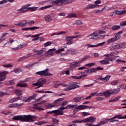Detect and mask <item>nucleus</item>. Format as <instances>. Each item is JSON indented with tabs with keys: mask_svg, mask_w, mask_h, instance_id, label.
<instances>
[{
	"mask_svg": "<svg viewBox=\"0 0 126 126\" xmlns=\"http://www.w3.org/2000/svg\"><path fill=\"white\" fill-rule=\"evenodd\" d=\"M15 93L17 96H21V95H22V91L20 90H16L15 91Z\"/></svg>",
	"mask_w": 126,
	"mask_h": 126,
	"instance_id": "obj_39",
	"label": "nucleus"
},
{
	"mask_svg": "<svg viewBox=\"0 0 126 126\" xmlns=\"http://www.w3.org/2000/svg\"><path fill=\"white\" fill-rule=\"evenodd\" d=\"M14 71L15 73H19L21 72V69L16 68L14 70Z\"/></svg>",
	"mask_w": 126,
	"mask_h": 126,
	"instance_id": "obj_64",
	"label": "nucleus"
},
{
	"mask_svg": "<svg viewBox=\"0 0 126 126\" xmlns=\"http://www.w3.org/2000/svg\"><path fill=\"white\" fill-rule=\"evenodd\" d=\"M111 94H113L114 95H116V94H118L120 91H121V89L120 88L118 89H114L113 90H111Z\"/></svg>",
	"mask_w": 126,
	"mask_h": 126,
	"instance_id": "obj_27",
	"label": "nucleus"
},
{
	"mask_svg": "<svg viewBox=\"0 0 126 126\" xmlns=\"http://www.w3.org/2000/svg\"><path fill=\"white\" fill-rule=\"evenodd\" d=\"M36 119V116L31 115H18L14 117L12 119L14 121H21V122H34V120Z\"/></svg>",
	"mask_w": 126,
	"mask_h": 126,
	"instance_id": "obj_1",
	"label": "nucleus"
},
{
	"mask_svg": "<svg viewBox=\"0 0 126 126\" xmlns=\"http://www.w3.org/2000/svg\"><path fill=\"white\" fill-rule=\"evenodd\" d=\"M36 92L37 93H51L53 94V92L50 91H36Z\"/></svg>",
	"mask_w": 126,
	"mask_h": 126,
	"instance_id": "obj_53",
	"label": "nucleus"
},
{
	"mask_svg": "<svg viewBox=\"0 0 126 126\" xmlns=\"http://www.w3.org/2000/svg\"><path fill=\"white\" fill-rule=\"evenodd\" d=\"M112 30H118V29H120L119 26H113L112 27Z\"/></svg>",
	"mask_w": 126,
	"mask_h": 126,
	"instance_id": "obj_63",
	"label": "nucleus"
},
{
	"mask_svg": "<svg viewBox=\"0 0 126 126\" xmlns=\"http://www.w3.org/2000/svg\"><path fill=\"white\" fill-rule=\"evenodd\" d=\"M111 78V76L110 75H106L105 77L102 78L100 77L98 79H100V80H101L102 81H103V82H107L109 79Z\"/></svg>",
	"mask_w": 126,
	"mask_h": 126,
	"instance_id": "obj_20",
	"label": "nucleus"
},
{
	"mask_svg": "<svg viewBox=\"0 0 126 126\" xmlns=\"http://www.w3.org/2000/svg\"><path fill=\"white\" fill-rule=\"evenodd\" d=\"M35 64H38V63H33L32 64H28L25 66V67H26V68H31V67L34 66V65H35Z\"/></svg>",
	"mask_w": 126,
	"mask_h": 126,
	"instance_id": "obj_34",
	"label": "nucleus"
},
{
	"mask_svg": "<svg viewBox=\"0 0 126 126\" xmlns=\"http://www.w3.org/2000/svg\"><path fill=\"white\" fill-rule=\"evenodd\" d=\"M76 14L74 13H71L68 14V15L67 16V18H73L74 17H76Z\"/></svg>",
	"mask_w": 126,
	"mask_h": 126,
	"instance_id": "obj_32",
	"label": "nucleus"
},
{
	"mask_svg": "<svg viewBox=\"0 0 126 126\" xmlns=\"http://www.w3.org/2000/svg\"><path fill=\"white\" fill-rule=\"evenodd\" d=\"M20 13H24L26 11H28V7H26L25 6H23L20 9Z\"/></svg>",
	"mask_w": 126,
	"mask_h": 126,
	"instance_id": "obj_23",
	"label": "nucleus"
},
{
	"mask_svg": "<svg viewBox=\"0 0 126 126\" xmlns=\"http://www.w3.org/2000/svg\"><path fill=\"white\" fill-rule=\"evenodd\" d=\"M76 53H77V51L74 49H69L66 52L67 55H75Z\"/></svg>",
	"mask_w": 126,
	"mask_h": 126,
	"instance_id": "obj_19",
	"label": "nucleus"
},
{
	"mask_svg": "<svg viewBox=\"0 0 126 126\" xmlns=\"http://www.w3.org/2000/svg\"><path fill=\"white\" fill-rule=\"evenodd\" d=\"M94 107L92 105L91 106H87V105H80L75 106L73 108V116H75V114L78 112V110L81 111V110H88V109H93Z\"/></svg>",
	"mask_w": 126,
	"mask_h": 126,
	"instance_id": "obj_2",
	"label": "nucleus"
},
{
	"mask_svg": "<svg viewBox=\"0 0 126 126\" xmlns=\"http://www.w3.org/2000/svg\"><path fill=\"white\" fill-rule=\"evenodd\" d=\"M89 69V73H93V72H96V70L94 68H91Z\"/></svg>",
	"mask_w": 126,
	"mask_h": 126,
	"instance_id": "obj_52",
	"label": "nucleus"
},
{
	"mask_svg": "<svg viewBox=\"0 0 126 126\" xmlns=\"http://www.w3.org/2000/svg\"><path fill=\"white\" fill-rule=\"evenodd\" d=\"M83 122V120H81V121H79V120H74V121H73L72 122V124H80L81 123Z\"/></svg>",
	"mask_w": 126,
	"mask_h": 126,
	"instance_id": "obj_58",
	"label": "nucleus"
},
{
	"mask_svg": "<svg viewBox=\"0 0 126 126\" xmlns=\"http://www.w3.org/2000/svg\"><path fill=\"white\" fill-rule=\"evenodd\" d=\"M90 58L91 57L89 55L85 56L84 58H82V60H80V61L81 62V63H82L85 62V61H86L87 60H88V59H90Z\"/></svg>",
	"mask_w": 126,
	"mask_h": 126,
	"instance_id": "obj_36",
	"label": "nucleus"
},
{
	"mask_svg": "<svg viewBox=\"0 0 126 126\" xmlns=\"http://www.w3.org/2000/svg\"><path fill=\"white\" fill-rule=\"evenodd\" d=\"M37 29H40V27H32L30 28H23V29H22V30H23L24 31H26V30H31L32 31H33V30H36Z\"/></svg>",
	"mask_w": 126,
	"mask_h": 126,
	"instance_id": "obj_18",
	"label": "nucleus"
},
{
	"mask_svg": "<svg viewBox=\"0 0 126 126\" xmlns=\"http://www.w3.org/2000/svg\"><path fill=\"white\" fill-rule=\"evenodd\" d=\"M79 63H81L80 61H79L78 62H74L70 64V66H76V65H77V64H79Z\"/></svg>",
	"mask_w": 126,
	"mask_h": 126,
	"instance_id": "obj_38",
	"label": "nucleus"
},
{
	"mask_svg": "<svg viewBox=\"0 0 126 126\" xmlns=\"http://www.w3.org/2000/svg\"><path fill=\"white\" fill-rule=\"evenodd\" d=\"M109 120H110V119H107L101 121L100 124H101V126L106 124H108L109 123Z\"/></svg>",
	"mask_w": 126,
	"mask_h": 126,
	"instance_id": "obj_48",
	"label": "nucleus"
},
{
	"mask_svg": "<svg viewBox=\"0 0 126 126\" xmlns=\"http://www.w3.org/2000/svg\"><path fill=\"white\" fill-rule=\"evenodd\" d=\"M79 86L77 85L76 83L71 82L67 84V87L63 89L64 91H70V90H72L73 89H75V88H78Z\"/></svg>",
	"mask_w": 126,
	"mask_h": 126,
	"instance_id": "obj_4",
	"label": "nucleus"
},
{
	"mask_svg": "<svg viewBox=\"0 0 126 126\" xmlns=\"http://www.w3.org/2000/svg\"><path fill=\"white\" fill-rule=\"evenodd\" d=\"M53 5H54L52 4V5H49L47 6L42 7L40 8L39 9L40 10H44V9H47V8H50V7H52L53 6Z\"/></svg>",
	"mask_w": 126,
	"mask_h": 126,
	"instance_id": "obj_45",
	"label": "nucleus"
},
{
	"mask_svg": "<svg viewBox=\"0 0 126 126\" xmlns=\"http://www.w3.org/2000/svg\"><path fill=\"white\" fill-rule=\"evenodd\" d=\"M15 108H18L19 107H21L22 106H23L24 103H14Z\"/></svg>",
	"mask_w": 126,
	"mask_h": 126,
	"instance_id": "obj_54",
	"label": "nucleus"
},
{
	"mask_svg": "<svg viewBox=\"0 0 126 126\" xmlns=\"http://www.w3.org/2000/svg\"><path fill=\"white\" fill-rule=\"evenodd\" d=\"M35 74H36V75H40V76H53V74H51V73L49 72V68L36 72Z\"/></svg>",
	"mask_w": 126,
	"mask_h": 126,
	"instance_id": "obj_5",
	"label": "nucleus"
},
{
	"mask_svg": "<svg viewBox=\"0 0 126 126\" xmlns=\"http://www.w3.org/2000/svg\"><path fill=\"white\" fill-rule=\"evenodd\" d=\"M116 41H117L116 40V39L114 38H111L110 39H109L108 40H107V44H111V43H113V42H116Z\"/></svg>",
	"mask_w": 126,
	"mask_h": 126,
	"instance_id": "obj_46",
	"label": "nucleus"
},
{
	"mask_svg": "<svg viewBox=\"0 0 126 126\" xmlns=\"http://www.w3.org/2000/svg\"><path fill=\"white\" fill-rule=\"evenodd\" d=\"M120 49H126V43H121L119 44Z\"/></svg>",
	"mask_w": 126,
	"mask_h": 126,
	"instance_id": "obj_49",
	"label": "nucleus"
},
{
	"mask_svg": "<svg viewBox=\"0 0 126 126\" xmlns=\"http://www.w3.org/2000/svg\"><path fill=\"white\" fill-rule=\"evenodd\" d=\"M37 8H38V7H28V10H31V11H36Z\"/></svg>",
	"mask_w": 126,
	"mask_h": 126,
	"instance_id": "obj_51",
	"label": "nucleus"
},
{
	"mask_svg": "<svg viewBox=\"0 0 126 126\" xmlns=\"http://www.w3.org/2000/svg\"><path fill=\"white\" fill-rule=\"evenodd\" d=\"M51 45H52V42L51 41H48L44 44V46L48 47L49 46H51Z\"/></svg>",
	"mask_w": 126,
	"mask_h": 126,
	"instance_id": "obj_60",
	"label": "nucleus"
},
{
	"mask_svg": "<svg viewBox=\"0 0 126 126\" xmlns=\"http://www.w3.org/2000/svg\"><path fill=\"white\" fill-rule=\"evenodd\" d=\"M82 98H83V97H74L73 99V101L74 103H79V102H81V100H82Z\"/></svg>",
	"mask_w": 126,
	"mask_h": 126,
	"instance_id": "obj_22",
	"label": "nucleus"
},
{
	"mask_svg": "<svg viewBox=\"0 0 126 126\" xmlns=\"http://www.w3.org/2000/svg\"><path fill=\"white\" fill-rule=\"evenodd\" d=\"M16 86H19L20 87H27L28 85L25 83H21L17 84Z\"/></svg>",
	"mask_w": 126,
	"mask_h": 126,
	"instance_id": "obj_40",
	"label": "nucleus"
},
{
	"mask_svg": "<svg viewBox=\"0 0 126 126\" xmlns=\"http://www.w3.org/2000/svg\"><path fill=\"white\" fill-rule=\"evenodd\" d=\"M106 44V42H103L100 43H98L97 45H94L92 44H87L88 48H96L97 47H101V46H104Z\"/></svg>",
	"mask_w": 126,
	"mask_h": 126,
	"instance_id": "obj_11",
	"label": "nucleus"
},
{
	"mask_svg": "<svg viewBox=\"0 0 126 126\" xmlns=\"http://www.w3.org/2000/svg\"><path fill=\"white\" fill-rule=\"evenodd\" d=\"M99 6H100V5L89 4L86 6V9H93V8H97V7H99Z\"/></svg>",
	"mask_w": 126,
	"mask_h": 126,
	"instance_id": "obj_14",
	"label": "nucleus"
},
{
	"mask_svg": "<svg viewBox=\"0 0 126 126\" xmlns=\"http://www.w3.org/2000/svg\"><path fill=\"white\" fill-rule=\"evenodd\" d=\"M44 19L46 22H52L53 21V18L51 15H45L44 17Z\"/></svg>",
	"mask_w": 126,
	"mask_h": 126,
	"instance_id": "obj_12",
	"label": "nucleus"
},
{
	"mask_svg": "<svg viewBox=\"0 0 126 126\" xmlns=\"http://www.w3.org/2000/svg\"><path fill=\"white\" fill-rule=\"evenodd\" d=\"M6 78V76L3 75L1 72H0V81H3Z\"/></svg>",
	"mask_w": 126,
	"mask_h": 126,
	"instance_id": "obj_47",
	"label": "nucleus"
},
{
	"mask_svg": "<svg viewBox=\"0 0 126 126\" xmlns=\"http://www.w3.org/2000/svg\"><path fill=\"white\" fill-rule=\"evenodd\" d=\"M63 99H64L63 98H59L57 99L54 101V104H55L56 106L57 105H59V104H60V102H62V101H63Z\"/></svg>",
	"mask_w": 126,
	"mask_h": 126,
	"instance_id": "obj_44",
	"label": "nucleus"
},
{
	"mask_svg": "<svg viewBox=\"0 0 126 126\" xmlns=\"http://www.w3.org/2000/svg\"><path fill=\"white\" fill-rule=\"evenodd\" d=\"M114 38L115 39V40L118 41L119 39L121 38V35L120 34V32L115 33H114Z\"/></svg>",
	"mask_w": 126,
	"mask_h": 126,
	"instance_id": "obj_33",
	"label": "nucleus"
},
{
	"mask_svg": "<svg viewBox=\"0 0 126 126\" xmlns=\"http://www.w3.org/2000/svg\"><path fill=\"white\" fill-rule=\"evenodd\" d=\"M7 34V32H4L2 33V35L0 37V43H1L2 41L5 40V36H6Z\"/></svg>",
	"mask_w": 126,
	"mask_h": 126,
	"instance_id": "obj_28",
	"label": "nucleus"
},
{
	"mask_svg": "<svg viewBox=\"0 0 126 126\" xmlns=\"http://www.w3.org/2000/svg\"><path fill=\"white\" fill-rule=\"evenodd\" d=\"M99 62L100 63H102V64H109V63H110L109 60H107V59L106 58H105L104 60H101Z\"/></svg>",
	"mask_w": 126,
	"mask_h": 126,
	"instance_id": "obj_31",
	"label": "nucleus"
},
{
	"mask_svg": "<svg viewBox=\"0 0 126 126\" xmlns=\"http://www.w3.org/2000/svg\"><path fill=\"white\" fill-rule=\"evenodd\" d=\"M111 94H112L111 91L108 90L103 93V96H105V97H106L107 98L108 97H110V96H111Z\"/></svg>",
	"mask_w": 126,
	"mask_h": 126,
	"instance_id": "obj_24",
	"label": "nucleus"
},
{
	"mask_svg": "<svg viewBox=\"0 0 126 126\" xmlns=\"http://www.w3.org/2000/svg\"><path fill=\"white\" fill-rule=\"evenodd\" d=\"M19 100H20V96L13 98L10 99L8 101V103H14V102H17V101H19Z\"/></svg>",
	"mask_w": 126,
	"mask_h": 126,
	"instance_id": "obj_25",
	"label": "nucleus"
},
{
	"mask_svg": "<svg viewBox=\"0 0 126 126\" xmlns=\"http://www.w3.org/2000/svg\"><path fill=\"white\" fill-rule=\"evenodd\" d=\"M99 91H96V96L97 97H102L103 96V93H98Z\"/></svg>",
	"mask_w": 126,
	"mask_h": 126,
	"instance_id": "obj_57",
	"label": "nucleus"
},
{
	"mask_svg": "<svg viewBox=\"0 0 126 126\" xmlns=\"http://www.w3.org/2000/svg\"><path fill=\"white\" fill-rule=\"evenodd\" d=\"M71 37V38L72 39H78V38H80V37H82L81 35H74L73 36H70Z\"/></svg>",
	"mask_w": 126,
	"mask_h": 126,
	"instance_id": "obj_59",
	"label": "nucleus"
},
{
	"mask_svg": "<svg viewBox=\"0 0 126 126\" xmlns=\"http://www.w3.org/2000/svg\"><path fill=\"white\" fill-rule=\"evenodd\" d=\"M45 51H46L45 48H43L42 50L37 51V53L36 54V55H41V54H43V53H44Z\"/></svg>",
	"mask_w": 126,
	"mask_h": 126,
	"instance_id": "obj_56",
	"label": "nucleus"
},
{
	"mask_svg": "<svg viewBox=\"0 0 126 126\" xmlns=\"http://www.w3.org/2000/svg\"><path fill=\"white\" fill-rule=\"evenodd\" d=\"M87 38H89V39H91L93 40H97L99 39V33L98 31L94 32L92 34H89L87 36Z\"/></svg>",
	"mask_w": 126,
	"mask_h": 126,
	"instance_id": "obj_6",
	"label": "nucleus"
},
{
	"mask_svg": "<svg viewBox=\"0 0 126 126\" xmlns=\"http://www.w3.org/2000/svg\"><path fill=\"white\" fill-rule=\"evenodd\" d=\"M64 40L67 42L66 45H71L73 43V41L70 36L66 37Z\"/></svg>",
	"mask_w": 126,
	"mask_h": 126,
	"instance_id": "obj_16",
	"label": "nucleus"
},
{
	"mask_svg": "<svg viewBox=\"0 0 126 126\" xmlns=\"http://www.w3.org/2000/svg\"><path fill=\"white\" fill-rule=\"evenodd\" d=\"M54 117H58V116L63 115V111L59 109L54 110Z\"/></svg>",
	"mask_w": 126,
	"mask_h": 126,
	"instance_id": "obj_9",
	"label": "nucleus"
},
{
	"mask_svg": "<svg viewBox=\"0 0 126 126\" xmlns=\"http://www.w3.org/2000/svg\"><path fill=\"white\" fill-rule=\"evenodd\" d=\"M77 106V104L73 105V104H68L66 105V108L68 110H69L70 109H73L75 107Z\"/></svg>",
	"mask_w": 126,
	"mask_h": 126,
	"instance_id": "obj_41",
	"label": "nucleus"
},
{
	"mask_svg": "<svg viewBox=\"0 0 126 126\" xmlns=\"http://www.w3.org/2000/svg\"><path fill=\"white\" fill-rule=\"evenodd\" d=\"M0 114H2V115H4V116H13L12 113L11 112H5L4 111H1L0 112Z\"/></svg>",
	"mask_w": 126,
	"mask_h": 126,
	"instance_id": "obj_42",
	"label": "nucleus"
},
{
	"mask_svg": "<svg viewBox=\"0 0 126 126\" xmlns=\"http://www.w3.org/2000/svg\"><path fill=\"white\" fill-rule=\"evenodd\" d=\"M82 117H86L87 116H90V113H89L88 112H82Z\"/></svg>",
	"mask_w": 126,
	"mask_h": 126,
	"instance_id": "obj_62",
	"label": "nucleus"
},
{
	"mask_svg": "<svg viewBox=\"0 0 126 126\" xmlns=\"http://www.w3.org/2000/svg\"><path fill=\"white\" fill-rule=\"evenodd\" d=\"M46 79L42 78L38 80V84L39 85V87H36L35 89H37L38 88H40V87H42L43 86V84L46 83Z\"/></svg>",
	"mask_w": 126,
	"mask_h": 126,
	"instance_id": "obj_10",
	"label": "nucleus"
},
{
	"mask_svg": "<svg viewBox=\"0 0 126 126\" xmlns=\"http://www.w3.org/2000/svg\"><path fill=\"white\" fill-rule=\"evenodd\" d=\"M123 115L120 114L118 115H116L114 117H113L112 118H110V120H115V119H126V115H124V116L122 117Z\"/></svg>",
	"mask_w": 126,
	"mask_h": 126,
	"instance_id": "obj_17",
	"label": "nucleus"
},
{
	"mask_svg": "<svg viewBox=\"0 0 126 126\" xmlns=\"http://www.w3.org/2000/svg\"><path fill=\"white\" fill-rule=\"evenodd\" d=\"M74 0H56L51 2V3L55 5L56 4H68V3H71L73 2Z\"/></svg>",
	"mask_w": 126,
	"mask_h": 126,
	"instance_id": "obj_3",
	"label": "nucleus"
},
{
	"mask_svg": "<svg viewBox=\"0 0 126 126\" xmlns=\"http://www.w3.org/2000/svg\"><path fill=\"white\" fill-rule=\"evenodd\" d=\"M126 12V10H115V14H117V15H122V14H125Z\"/></svg>",
	"mask_w": 126,
	"mask_h": 126,
	"instance_id": "obj_21",
	"label": "nucleus"
},
{
	"mask_svg": "<svg viewBox=\"0 0 126 126\" xmlns=\"http://www.w3.org/2000/svg\"><path fill=\"white\" fill-rule=\"evenodd\" d=\"M117 49H120V44L119 43H114L110 47V50L111 51H114V50H117Z\"/></svg>",
	"mask_w": 126,
	"mask_h": 126,
	"instance_id": "obj_13",
	"label": "nucleus"
},
{
	"mask_svg": "<svg viewBox=\"0 0 126 126\" xmlns=\"http://www.w3.org/2000/svg\"><path fill=\"white\" fill-rule=\"evenodd\" d=\"M52 122L53 123V125L58 126V125H59V123H60V120L57 118H52Z\"/></svg>",
	"mask_w": 126,
	"mask_h": 126,
	"instance_id": "obj_26",
	"label": "nucleus"
},
{
	"mask_svg": "<svg viewBox=\"0 0 126 126\" xmlns=\"http://www.w3.org/2000/svg\"><path fill=\"white\" fill-rule=\"evenodd\" d=\"M94 65H95V63H93L86 64L85 65V66H90V67H91V66H94Z\"/></svg>",
	"mask_w": 126,
	"mask_h": 126,
	"instance_id": "obj_61",
	"label": "nucleus"
},
{
	"mask_svg": "<svg viewBox=\"0 0 126 126\" xmlns=\"http://www.w3.org/2000/svg\"><path fill=\"white\" fill-rule=\"evenodd\" d=\"M57 106L55 102L53 103V104H49L48 105H47L45 106L46 109H51V108H53V107H56Z\"/></svg>",
	"mask_w": 126,
	"mask_h": 126,
	"instance_id": "obj_35",
	"label": "nucleus"
},
{
	"mask_svg": "<svg viewBox=\"0 0 126 126\" xmlns=\"http://www.w3.org/2000/svg\"><path fill=\"white\" fill-rule=\"evenodd\" d=\"M36 96L37 94H34L32 95H31L28 98L27 97V99L25 101V102H31L32 100H34V99L36 98Z\"/></svg>",
	"mask_w": 126,
	"mask_h": 126,
	"instance_id": "obj_15",
	"label": "nucleus"
},
{
	"mask_svg": "<svg viewBox=\"0 0 126 126\" xmlns=\"http://www.w3.org/2000/svg\"><path fill=\"white\" fill-rule=\"evenodd\" d=\"M120 96H118V97H115L114 98L109 99L108 102L109 103H112L113 102H116V101H119V100H120Z\"/></svg>",
	"mask_w": 126,
	"mask_h": 126,
	"instance_id": "obj_37",
	"label": "nucleus"
},
{
	"mask_svg": "<svg viewBox=\"0 0 126 126\" xmlns=\"http://www.w3.org/2000/svg\"><path fill=\"white\" fill-rule=\"evenodd\" d=\"M83 23L80 20H76L73 23V25H82Z\"/></svg>",
	"mask_w": 126,
	"mask_h": 126,
	"instance_id": "obj_43",
	"label": "nucleus"
},
{
	"mask_svg": "<svg viewBox=\"0 0 126 126\" xmlns=\"http://www.w3.org/2000/svg\"><path fill=\"white\" fill-rule=\"evenodd\" d=\"M6 95H9L8 93L3 92H0V97H2V96H5Z\"/></svg>",
	"mask_w": 126,
	"mask_h": 126,
	"instance_id": "obj_55",
	"label": "nucleus"
},
{
	"mask_svg": "<svg viewBox=\"0 0 126 126\" xmlns=\"http://www.w3.org/2000/svg\"><path fill=\"white\" fill-rule=\"evenodd\" d=\"M96 118L93 116L85 118L83 120V123H95Z\"/></svg>",
	"mask_w": 126,
	"mask_h": 126,
	"instance_id": "obj_7",
	"label": "nucleus"
},
{
	"mask_svg": "<svg viewBox=\"0 0 126 126\" xmlns=\"http://www.w3.org/2000/svg\"><path fill=\"white\" fill-rule=\"evenodd\" d=\"M32 57V55L31 54H28L25 56H23L21 58H20L18 62H21L22 61H23V60H25V59H28V58H31Z\"/></svg>",
	"mask_w": 126,
	"mask_h": 126,
	"instance_id": "obj_29",
	"label": "nucleus"
},
{
	"mask_svg": "<svg viewBox=\"0 0 126 126\" xmlns=\"http://www.w3.org/2000/svg\"><path fill=\"white\" fill-rule=\"evenodd\" d=\"M27 24H28V22H27V21L22 20L17 24H15L14 25H15V26H21V27H24V26H26Z\"/></svg>",
	"mask_w": 126,
	"mask_h": 126,
	"instance_id": "obj_8",
	"label": "nucleus"
},
{
	"mask_svg": "<svg viewBox=\"0 0 126 126\" xmlns=\"http://www.w3.org/2000/svg\"><path fill=\"white\" fill-rule=\"evenodd\" d=\"M118 83H120V81L118 80H115L114 81H112L111 83L110 84L111 85H117Z\"/></svg>",
	"mask_w": 126,
	"mask_h": 126,
	"instance_id": "obj_50",
	"label": "nucleus"
},
{
	"mask_svg": "<svg viewBox=\"0 0 126 126\" xmlns=\"http://www.w3.org/2000/svg\"><path fill=\"white\" fill-rule=\"evenodd\" d=\"M104 57H106L105 59L109 62H112L114 61V59H113V58L111 57L109 54H105Z\"/></svg>",
	"mask_w": 126,
	"mask_h": 126,
	"instance_id": "obj_30",
	"label": "nucleus"
}]
</instances>
